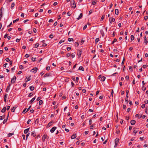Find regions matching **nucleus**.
Segmentation results:
<instances>
[{"label": "nucleus", "instance_id": "a19ab883", "mask_svg": "<svg viewBox=\"0 0 148 148\" xmlns=\"http://www.w3.org/2000/svg\"><path fill=\"white\" fill-rule=\"evenodd\" d=\"M129 69L131 71H133V68L132 66H130L129 67Z\"/></svg>", "mask_w": 148, "mask_h": 148}, {"label": "nucleus", "instance_id": "72a5a7b5", "mask_svg": "<svg viewBox=\"0 0 148 148\" xmlns=\"http://www.w3.org/2000/svg\"><path fill=\"white\" fill-rule=\"evenodd\" d=\"M125 79H126L127 80V81H129V77L128 76V75H127L125 77Z\"/></svg>", "mask_w": 148, "mask_h": 148}, {"label": "nucleus", "instance_id": "c9c22d12", "mask_svg": "<svg viewBox=\"0 0 148 148\" xmlns=\"http://www.w3.org/2000/svg\"><path fill=\"white\" fill-rule=\"evenodd\" d=\"M105 17V15H103L102 16L101 18V21L103 20V19Z\"/></svg>", "mask_w": 148, "mask_h": 148}, {"label": "nucleus", "instance_id": "ea45409f", "mask_svg": "<svg viewBox=\"0 0 148 148\" xmlns=\"http://www.w3.org/2000/svg\"><path fill=\"white\" fill-rule=\"evenodd\" d=\"M7 119H4L3 122V123L5 124V123H6L7 121Z\"/></svg>", "mask_w": 148, "mask_h": 148}, {"label": "nucleus", "instance_id": "6e6552de", "mask_svg": "<svg viewBox=\"0 0 148 148\" xmlns=\"http://www.w3.org/2000/svg\"><path fill=\"white\" fill-rule=\"evenodd\" d=\"M136 123V121L134 120H132L130 122V123L132 125H134Z\"/></svg>", "mask_w": 148, "mask_h": 148}, {"label": "nucleus", "instance_id": "473e14b6", "mask_svg": "<svg viewBox=\"0 0 148 148\" xmlns=\"http://www.w3.org/2000/svg\"><path fill=\"white\" fill-rule=\"evenodd\" d=\"M14 134L13 133H10L8 134V137H10L12 135H13Z\"/></svg>", "mask_w": 148, "mask_h": 148}, {"label": "nucleus", "instance_id": "1a4fd4ad", "mask_svg": "<svg viewBox=\"0 0 148 148\" xmlns=\"http://www.w3.org/2000/svg\"><path fill=\"white\" fill-rule=\"evenodd\" d=\"M110 22L112 23V22H114L115 21V19L114 18H110L109 19Z\"/></svg>", "mask_w": 148, "mask_h": 148}, {"label": "nucleus", "instance_id": "a878e982", "mask_svg": "<svg viewBox=\"0 0 148 148\" xmlns=\"http://www.w3.org/2000/svg\"><path fill=\"white\" fill-rule=\"evenodd\" d=\"M29 89L31 90L32 91L34 89V87L33 86H30L29 87Z\"/></svg>", "mask_w": 148, "mask_h": 148}, {"label": "nucleus", "instance_id": "aec40b11", "mask_svg": "<svg viewBox=\"0 0 148 148\" xmlns=\"http://www.w3.org/2000/svg\"><path fill=\"white\" fill-rule=\"evenodd\" d=\"M106 79V77L104 76H103L101 78V81L103 82L104 81L105 79Z\"/></svg>", "mask_w": 148, "mask_h": 148}, {"label": "nucleus", "instance_id": "4c0bfd02", "mask_svg": "<svg viewBox=\"0 0 148 148\" xmlns=\"http://www.w3.org/2000/svg\"><path fill=\"white\" fill-rule=\"evenodd\" d=\"M19 68L21 69L22 70L23 69V67L22 65H20L19 66Z\"/></svg>", "mask_w": 148, "mask_h": 148}, {"label": "nucleus", "instance_id": "4468645a", "mask_svg": "<svg viewBox=\"0 0 148 148\" xmlns=\"http://www.w3.org/2000/svg\"><path fill=\"white\" fill-rule=\"evenodd\" d=\"M82 16H83V14H82V13H81L79 15V17L78 18H77V20H79V19H81L82 17Z\"/></svg>", "mask_w": 148, "mask_h": 148}, {"label": "nucleus", "instance_id": "0eeeda50", "mask_svg": "<svg viewBox=\"0 0 148 148\" xmlns=\"http://www.w3.org/2000/svg\"><path fill=\"white\" fill-rule=\"evenodd\" d=\"M53 123V122L52 121H51L48 124L47 126V128H48L50 127L51 125H52Z\"/></svg>", "mask_w": 148, "mask_h": 148}, {"label": "nucleus", "instance_id": "ddd939ff", "mask_svg": "<svg viewBox=\"0 0 148 148\" xmlns=\"http://www.w3.org/2000/svg\"><path fill=\"white\" fill-rule=\"evenodd\" d=\"M51 73H47V74H45L44 76V77H48L50 76Z\"/></svg>", "mask_w": 148, "mask_h": 148}, {"label": "nucleus", "instance_id": "603ef678", "mask_svg": "<svg viewBox=\"0 0 148 148\" xmlns=\"http://www.w3.org/2000/svg\"><path fill=\"white\" fill-rule=\"evenodd\" d=\"M125 58H124V57L123 58V61L122 62V65H123V64L124 63V61H125Z\"/></svg>", "mask_w": 148, "mask_h": 148}, {"label": "nucleus", "instance_id": "c03bdc74", "mask_svg": "<svg viewBox=\"0 0 148 148\" xmlns=\"http://www.w3.org/2000/svg\"><path fill=\"white\" fill-rule=\"evenodd\" d=\"M144 19L145 20H147L148 18V16H144Z\"/></svg>", "mask_w": 148, "mask_h": 148}, {"label": "nucleus", "instance_id": "13d9d810", "mask_svg": "<svg viewBox=\"0 0 148 148\" xmlns=\"http://www.w3.org/2000/svg\"><path fill=\"white\" fill-rule=\"evenodd\" d=\"M87 27V25H86L84 27H83V29L85 30L86 29Z\"/></svg>", "mask_w": 148, "mask_h": 148}, {"label": "nucleus", "instance_id": "f257e3e1", "mask_svg": "<svg viewBox=\"0 0 148 148\" xmlns=\"http://www.w3.org/2000/svg\"><path fill=\"white\" fill-rule=\"evenodd\" d=\"M82 49L78 50L77 51V53L78 56L80 58L82 53Z\"/></svg>", "mask_w": 148, "mask_h": 148}, {"label": "nucleus", "instance_id": "09e8293b", "mask_svg": "<svg viewBox=\"0 0 148 148\" xmlns=\"http://www.w3.org/2000/svg\"><path fill=\"white\" fill-rule=\"evenodd\" d=\"M95 126L93 125H91L90 127V128L91 129H93V128Z\"/></svg>", "mask_w": 148, "mask_h": 148}, {"label": "nucleus", "instance_id": "864d4df0", "mask_svg": "<svg viewBox=\"0 0 148 148\" xmlns=\"http://www.w3.org/2000/svg\"><path fill=\"white\" fill-rule=\"evenodd\" d=\"M32 61H35V59H36V58H34L33 57H32Z\"/></svg>", "mask_w": 148, "mask_h": 148}, {"label": "nucleus", "instance_id": "7ed1b4c3", "mask_svg": "<svg viewBox=\"0 0 148 148\" xmlns=\"http://www.w3.org/2000/svg\"><path fill=\"white\" fill-rule=\"evenodd\" d=\"M37 68L36 67H35L32 69L31 71L32 73H35L37 71Z\"/></svg>", "mask_w": 148, "mask_h": 148}, {"label": "nucleus", "instance_id": "423d86ee", "mask_svg": "<svg viewBox=\"0 0 148 148\" xmlns=\"http://www.w3.org/2000/svg\"><path fill=\"white\" fill-rule=\"evenodd\" d=\"M47 137V135L46 134H44L42 137V140L44 142L45 141L46 138Z\"/></svg>", "mask_w": 148, "mask_h": 148}, {"label": "nucleus", "instance_id": "a211bd4d", "mask_svg": "<svg viewBox=\"0 0 148 148\" xmlns=\"http://www.w3.org/2000/svg\"><path fill=\"white\" fill-rule=\"evenodd\" d=\"M78 69L79 70H81V71H84V67L82 66H80L79 67Z\"/></svg>", "mask_w": 148, "mask_h": 148}, {"label": "nucleus", "instance_id": "9d476101", "mask_svg": "<svg viewBox=\"0 0 148 148\" xmlns=\"http://www.w3.org/2000/svg\"><path fill=\"white\" fill-rule=\"evenodd\" d=\"M76 137V134H75L73 135L71 137V139H74Z\"/></svg>", "mask_w": 148, "mask_h": 148}, {"label": "nucleus", "instance_id": "2f4dec72", "mask_svg": "<svg viewBox=\"0 0 148 148\" xmlns=\"http://www.w3.org/2000/svg\"><path fill=\"white\" fill-rule=\"evenodd\" d=\"M19 18H17L15 20H14L13 21V23H15V22H16V21H18L19 20Z\"/></svg>", "mask_w": 148, "mask_h": 148}, {"label": "nucleus", "instance_id": "58836bf2", "mask_svg": "<svg viewBox=\"0 0 148 148\" xmlns=\"http://www.w3.org/2000/svg\"><path fill=\"white\" fill-rule=\"evenodd\" d=\"M69 78H66L65 79V82H69Z\"/></svg>", "mask_w": 148, "mask_h": 148}, {"label": "nucleus", "instance_id": "e433bc0d", "mask_svg": "<svg viewBox=\"0 0 148 148\" xmlns=\"http://www.w3.org/2000/svg\"><path fill=\"white\" fill-rule=\"evenodd\" d=\"M26 79H27V80L26 81V82H27L29 81H30V77H28L27 78H26Z\"/></svg>", "mask_w": 148, "mask_h": 148}, {"label": "nucleus", "instance_id": "39448f33", "mask_svg": "<svg viewBox=\"0 0 148 148\" xmlns=\"http://www.w3.org/2000/svg\"><path fill=\"white\" fill-rule=\"evenodd\" d=\"M56 127H53L50 130V132L51 133H53L55 130L56 129Z\"/></svg>", "mask_w": 148, "mask_h": 148}, {"label": "nucleus", "instance_id": "4d7b16f0", "mask_svg": "<svg viewBox=\"0 0 148 148\" xmlns=\"http://www.w3.org/2000/svg\"><path fill=\"white\" fill-rule=\"evenodd\" d=\"M25 56L27 58L28 57H29V55L27 54H26Z\"/></svg>", "mask_w": 148, "mask_h": 148}, {"label": "nucleus", "instance_id": "0e129e2a", "mask_svg": "<svg viewBox=\"0 0 148 148\" xmlns=\"http://www.w3.org/2000/svg\"><path fill=\"white\" fill-rule=\"evenodd\" d=\"M66 49L67 51H69L71 49V48L70 47H67Z\"/></svg>", "mask_w": 148, "mask_h": 148}, {"label": "nucleus", "instance_id": "4be33fe9", "mask_svg": "<svg viewBox=\"0 0 148 148\" xmlns=\"http://www.w3.org/2000/svg\"><path fill=\"white\" fill-rule=\"evenodd\" d=\"M97 3V1L96 0H94L92 1V4L93 5H95Z\"/></svg>", "mask_w": 148, "mask_h": 148}, {"label": "nucleus", "instance_id": "6ab92c4d", "mask_svg": "<svg viewBox=\"0 0 148 148\" xmlns=\"http://www.w3.org/2000/svg\"><path fill=\"white\" fill-rule=\"evenodd\" d=\"M119 141V139L118 138H116L115 139V143H118Z\"/></svg>", "mask_w": 148, "mask_h": 148}, {"label": "nucleus", "instance_id": "5fc2aeb1", "mask_svg": "<svg viewBox=\"0 0 148 148\" xmlns=\"http://www.w3.org/2000/svg\"><path fill=\"white\" fill-rule=\"evenodd\" d=\"M41 97H38L37 99H36V100L37 101H40V99Z\"/></svg>", "mask_w": 148, "mask_h": 148}, {"label": "nucleus", "instance_id": "c85d7f7f", "mask_svg": "<svg viewBox=\"0 0 148 148\" xmlns=\"http://www.w3.org/2000/svg\"><path fill=\"white\" fill-rule=\"evenodd\" d=\"M68 40L69 42L73 41V39L72 38H69L68 39Z\"/></svg>", "mask_w": 148, "mask_h": 148}, {"label": "nucleus", "instance_id": "79ce46f5", "mask_svg": "<svg viewBox=\"0 0 148 148\" xmlns=\"http://www.w3.org/2000/svg\"><path fill=\"white\" fill-rule=\"evenodd\" d=\"M129 92V90H127L126 91V97L127 98L128 97V93Z\"/></svg>", "mask_w": 148, "mask_h": 148}, {"label": "nucleus", "instance_id": "e2e57ef3", "mask_svg": "<svg viewBox=\"0 0 148 148\" xmlns=\"http://www.w3.org/2000/svg\"><path fill=\"white\" fill-rule=\"evenodd\" d=\"M8 34H6L5 35H4V38H6V37H8Z\"/></svg>", "mask_w": 148, "mask_h": 148}, {"label": "nucleus", "instance_id": "9b49d317", "mask_svg": "<svg viewBox=\"0 0 148 148\" xmlns=\"http://www.w3.org/2000/svg\"><path fill=\"white\" fill-rule=\"evenodd\" d=\"M11 84H9V85L7 87L6 89V91L7 92H8V90H10V86Z\"/></svg>", "mask_w": 148, "mask_h": 148}, {"label": "nucleus", "instance_id": "69168bd1", "mask_svg": "<svg viewBox=\"0 0 148 148\" xmlns=\"http://www.w3.org/2000/svg\"><path fill=\"white\" fill-rule=\"evenodd\" d=\"M145 107V105L144 104H142L141 106V107L143 108H144Z\"/></svg>", "mask_w": 148, "mask_h": 148}, {"label": "nucleus", "instance_id": "412c9836", "mask_svg": "<svg viewBox=\"0 0 148 148\" xmlns=\"http://www.w3.org/2000/svg\"><path fill=\"white\" fill-rule=\"evenodd\" d=\"M138 129L137 128L136 129L134 130L133 131V133H134L135 134L138 132Z\"/></svg>", "mask_w": 148, "mask_h": 148}, {"label": "nucleus", "instance_id": "f8f14e48", "mask_svg": "<svg viewBox=\"0 0 148 148\" xmlns=\"http://www.w3.org/2000/svg\"><path fill=\"white\" fill-rule=\"evenodd\" d=\"M36 96H35V97L34 98H33L30 101V103H32L33 101H34V100H35L36 97Z\"/></svg>", "mask_w": 148, "mask_h": 148}, {"label": "nucleus", "instance_id": "2eb2a0df", "mask_svg": "<svg viewBox=\"0 0 148 148\" xmlns=\"http://www.w3.org/2000/svg\"><path fill=\"white\" fill-rule=\"evenodd\" d=\"M29 128H27V129L25 130H24V133L25 134L27 133L29 131Z\"/></svg>", "mask_w": 148, "mask_h": 148}, {"label": "nucleus", "instance_id": "b1692460", "mask_svg": "<svg viewBox=\"0 0 148 148\" xmlns=\"http://www.w3.org/2000/svg\"><path fill=\"white\" fill-rule=\"evenodd\" d=\"M5 118V116L3 115L0 116V120H2Z\"/></svg>", "mask_w": 148, "mask_h": 148}, {"label": "nucleus", "instance_id": "7c9ffc66", "mask_svg": "<svg viewBox=\"0 0 148 148\" xmlns=\"http://www.w3.org/2000/svg\"><path fill=\"white\" fill-rule=\"evenodd\" d=\"M117 41V39L116 38H114L113 40V41L112 42L111 44H113L114 43Z\"/></svg>", "mask_w": 148, "mask_h": 148}, {"label": "nucleus", "instance_id": "f03ea898", "mask_svg": "<svg viewBox=\"0 0 148 148\" xmlns=\"http://www.w3.org/2000/svg\"><path fill=\"white\" fill-rule=\"evenodd\" d=\"M16 79V77L15 76H14L13 78H12L11 80V83H14L15 82Z\"/></svg>", "mask_w": 148, "mask_h": 148}, {"label": "nucleus", "instance_id": "680f3d73", "mask_svg": "<svg viewBox=\"0 0 148 148\" xmlns=\"http://www.w3.org/2000/svg\"><path fill=\"white\" fill-rule=\"evenodd\" d=\"M126 108V106L125 105H123V108L124 109H125Z\"/></svg>", "mask_w": 148, "mask_h": 148}, {"label": "nucleus", "instance_id": "338daca9", "mask_svg": "<svg viewBox=\"0 0 148 148\" xmlns=\"http://www.w3.org/2000/svg\"><path fill=\"white\" fill-rule=\"evenodd\" d=\"M82 91L83 93H85L86 92V90L85 89H83L82 90Z\"/></svg>", "mask_w": 148, "mask_h": 148}, {"label": "nucleus", "instance_id": "cd10ccee", "mask_svg": "<svg viewBox=\"0 0 148 148\" xmlns=\"http://www.w3.org/2000/svg\"><path fill=\"white\" fill-rule=\"evenodd\" d=\"M134 36L133 35H132L131 36V40H133L134 39Z\"/></svg>", "mask_w": 148, "mask_h": 148}, {"label": "nucleus", "instance_id": "774afa93", "mask_svg": "<svg viewBox=\"0 0 148 148\" xmlns=\"http://www.w3.org/2000/svg\"><path fill=\"white\" fill-rule=\"evenodd\" d=\"M144 103L146 104H147L148 103V100H146V101H144Z\"/></svg>", "mask_w": 148, "mask_h": 148}, {"label": "nucleus", "instance_id": "37998d69", "mask_svg": "<svg viewBox=\"0 0 148 148\" xmlns=\"http://www.w3.org/2000/svg\"><path fill=\"white\" fill-rule=\"evenodd\" d=\"M71 56L72 58H74L75 56V53H72L71 54Z\"/></svg>", "mask_w": 148, "mask_h": 148}, {"label": "nucleus", "instance_id": "052dcab7", "mask_svg": "<svg viewBox=\"0 0 148 148\" xmlns=\"http://www.w3.org/2000/svg\"><path fill=\"white\" fill-rule=\"evenodd\" d=\"M5 60L7 62H8L9 61H10V60L8 58H6V59H5Z\"/></svg>", "mask_w": 148, "mask_h": 148}, {"label": "nucleus", "instance_id": "bf43d9fd", "mask_svg": "<svg viewBox=\"0 0 148 148\" xmlns=\"http://www.w3.org/2000/svg\"><path fill=\"white\" fill-rule=\"evenodd\" d=\"M49 37L50 38H52L53 37V36L52 34H50L49 36Z\"/></svg>", "mask_w": 148, "mask_h": 148}, {"label": "nucleus", "instance_id": "393cba45", "mask_svg": "<svg viewBox=\"0 0 148 148\" xmlns=\"http://www.w3.org/2000/svg\"><path fill=\"white\" fill-rule=\"evenodd\" d=\"M15 4L14 3H12L11 6V8L12 9L14 7V6Z\"/></svg>", "mask_w": 148, "mask_h": 148}, {"label": "nucleus", "instance_id": "de8ad7c7", "mask_svg": "<svg viewBox=\"0 0 148 148\" xmlns=\"http://www.w3.org/2000/svg\"><path fill=\"white\" fill-rule=\"evenodd\" d=\"M33 93H32V92H31L29 94V95H28V97H31L33 95Z\"/></svg>", "mask_w": 148, "mask_h": 148}, {"label": "nucleus", "instance_id": "a18cd8bd", "mask_svg": "<svg viewBox=\"0 0 148 148\" xmlns=\"http://www.w3.org/2000/svg\"><path fill=\"white\" fill-rule=\"evenodd\" d=\"M50 66H47L46 67V69L47 70L49 71L50 70Z\"/></svg>", "mask_w": 148, "mask_h": 148}, {"label": "nucleus", "instance_id": "49530a36", "mask_svg": "<svg viewBox=\"0 0 148 148\" xmlns=\"http://www.w3.org/2000/svg\"><path fill=\"white\" fill-rule=\"evenodd\" d=\"M146 89V88L144 86H143L142 87V90H145Z\"/></svg>", "mask_w": 148, "mask_h": 148}, {"label": "nucleus", "instance_id": "dca6fc26", "mask_svg": "<svg viewBox=\"0 0 148 148\" xmlns=\"http://www.w3.org/2000/svg\"><path fill=\"white\" fill-rule=\"evenodd\" d=\"M6 110V108L5 107H4L3 109L1 110V112L3 113H4L5 112Z\"/></svg>", "mask_w": 148, "mask_h": 148}, {"label": "nucleus", "instance_id": "8fccbe9b", "mask_svg": "<svg viewBox=\"0 0 148 148\" xmlns=\"http://www.w3.org/2000/svg\"><path fill=\"white\" fill-rule=\"evenodd\" d=\"M38 46H39V44H38V43H36V44H35V48H37V47H38Z\"/></svg>", "mask_w": 148, "mask_h": 148}, {"label": "nucleus", "instance_id": "f704fd0d", "mask_svg": "<svg viewBox=\"0 0 148 148\" xmlns=\"http://www.w3.org/2000/svg\"><path fill=\"white\" fill-rule=\"evenodd\" d=\"M43 103V101L42 100H40L39 101V104L40 105H41Z\"/></svg>", "mask_w": 148, "mask_h": 148}, {"label": "nucleus", "instance_id": "20e7f679", "mask_svg": "<svg viewBox=\"0 0 148 148\" xmlns=\"http://www.w3.org/2000/svg\"><path fill=\"white\" fill-rule=\"evenodd\" d=\"M76 7V4L74 1V0L73 1V3L71 4V7L73 8H75Z\"/></svg>", "mask_w": 148, "mask_h": 148}, {"label": "nucleus", "instance_id": "6e6d98bb", "mask_svg": "<svg viewBox=\"0 0 148 148\" xmlns=\"http://www.w3.org/2000/svg\"><path fill=\"white\" fill-rule=\"evenodd\" d=\"M10 106H7V108H6V109H7V110H9L10 109Z\"/></svg>", "mask_w": 148, "mask_h": 148}, {"label": "nucleus", "instance_id": "f3484780", "mask_svg": "<svg viewBox=\"0 0 148 148\" xmlns=\"http://www.w3.org/2000/svg\"><path fill=\"white\" fill-rule=\"evenodd\" d=\"M31 135L34 137L36 136V134L34 131L32 132Z\"/></svg>", "mask_w": 148, "mask_h": 148}, {"label": "nucleus", "instance_id": "5701e85b", "mask_svg": "<svg viewBox=\"0 0 148 148\" xmlns=\"http://www.w3.org/2000/svg\"><path fill=\"white\" fill-rule=\"evenodd\" d=\"M115 14L118 15L119 14V10L118 9H116L115 10Z\"/></svg>", "mask_w": 148, "mask_h": 148}, {"label": "nucleus", "instance_id": "3c124183", "mask_svg": "<svg viewBox=\"0 0 148 148\" xmlns=\"http://www.w3.org/2000/svg\"><path fill=\"white\" fill-rule=\"evenodd\" d=\"M38 122H39V120H38V119H36V121H35V123H36H36H38Z\"/></svg>", "mask_w": 148, "mask_h": 148}, {"label": "nucleus", "instance_id": "c756f323", "mask_svg": "<svg viewBox=\"0 0 148 148\" xmlns=\"http://www.w3.org/2000/svg\"><path fill=\"white\" fill-rule=\"evenodd\" d=\"M99 38H96L95 39V43H97L99 41Z\"/></svg>", "mask_w": 148, "mask_h": 148}, {"label": "nucleus", "instance_id": "bb28decb", "mask_svg": "<svg viewBox=\"0 0 148 148\" xmlns=\"http://www.w3.org/2000/svg\"><path fill=\"white\" fill-rule=\"evenodd\" d=\"M15 109L16 108L15 107H13L11 109V112H14Z\"/></svg>", "mask_w": 148, "mask_h": 148}]
</instances>
